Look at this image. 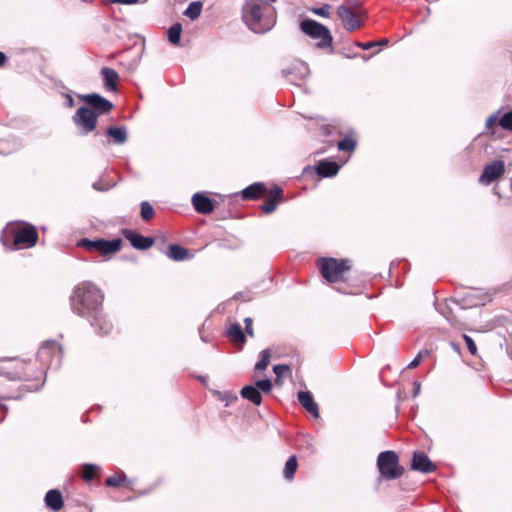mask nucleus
Listing matches in <instances>:
<instances>
[{"label":"nucleus","instance_id":"nucleus-1","mask_svg":"<svg viewBox=\"0 0 512 512\" xmlns=\"http://www.w3.org/2000/svg\"><path fill=\"white\" fill-rule=\"evenodd\" d=\"M102 291L93 283L83 282L75 287L70 304L72 311L87 319L99 335H107L113 329V324L103 312Z\"/></svg>","mask_w":512,"mask_h":512},{"label":"nucleus","instance_id":"nucleus-2","mask_svg":"<svg viewBox=\"0 0 512 512\" xmlns=\"http://www.w3.org/2000/svg\"><path fill=\"white\" fill-rule=\"evenodd\" d=\"M242 18L255 33H265L275 25L273 7L261 0H246L242 8Z\"/></svg>","mask_w":512,"mask_h":512},{"label":"nucleus","instance_id":"nucleus-3","mask_svg":"<svg viewBox=\"0 0 512 512\" xmlns=\"http://www.w3.org/2000/svg\"><path fill=\"white\" fill-rule=\"evenodd\" d=\"M12 239L15 248H31L38 241L36 227L27 222L17 224L9 223L2 231L1 241L5 247L9 246Z\"/></svg>","mask_w":512,"mask_h":512},{"label":"nucleus","instance_id":"nucleus-4","mask_svg":"<svg viewBox=\"0 0 512 512\" xmlns=\"http://www.w3.org/2000/svg\"><path fill=\"white\" fill-rule=\"evenodd\" d=\"M37 357L43 366L41 375L46 373L47 369L57 370L63 358L62 348L56 341H47L39 348Z\"/></svg>","mask_w":512,"mask_h":512},{"label":"nucleus","instance_id":"nucleus-5","mask_svg":"<svg viewBox=\"0 0 512 512\" xmlns=\"http://www.w3.org/2000/svg\"><path fill=\"white\" fill-rule=\"evenodd\" d=\"M300 29L310 38L319 40L316 43L318 48L323 49L332 45L333 37L331 32L323 24L312 19H304L300 22Z\"/></svg>","mask_w":512,"mask_h":512},{"label":"nucleus","instance_id":"nucleus-6","mask_svg":"<svg viewBox=\"0 0 512 512\" xmlns=\"http://www.w3.org/2000/svg\"><path fill=\"white\" fill-rule=\"evenodd\" d=\"M377 467L383 478L394 480L399 478L404 468L399 465L398 455L391 450L383 451L378 455Z\"/></svg>","mask_w":512,"mask_h":512},{"label":"nucleus","instance_id":"nucleus-7","mask_svg":"<svg viewBox=\"0 0 512 512\" xmlns=\"http://www.w3.org/2000/svg\"><path fill=\"white\" fill-rule=\"evenodd\" d=\"M122 240L115 238L112 240H106L103 238L88 239L82 238L77 242V246L81 247L89 252H98L102 256H110L120 251Z\"/></svg>","mask_w":512,"mask_h":512},{"label":"nucleus","instance_id":"nucleus-8","mask_svg":"<svg viewBox=\"0 0 512 512\" xmlns=\"http://www.w3.org/2000/svg\"><path fill=\"white\" fill-rule=\"evenodd\" d=\"M362 10V4L359 0H346L338 6L337 14L342 20L344 28L351 32L360 27V21L357 17Z\"/></svg>","mask_w":512,"mask_h":512},{"label":"nucleus","instance_id":"nucleus-9","mask_svg":"<svg viewBox=\"0 0 512 512\" xmlns=\"http://www.w3.org/2000/svg\"><path fill=\"white\" fill-rule=\"evenodd\" d=\"M72 120L78 129V133L85 136L95 130L98 114L87 106H81L77 109Z\"/></svg>","mask_w":512,"mask_h":512},{"label":"nucleus","instance_id":"nucleus-10","mask_svg":"<svg viewBox=\"0 0 512 512\" xmlns=\"http://www.w3.org/2000/svg\"><path fill=\"white\" fill-rule=\"evenodd\" d=\"M319 265L322 276L330 283L338 281L341 275L350 269L349 261L346 259L322 258Z\"/></svg>","mask_w":512,"mask_h":512},{"label":"nucleus","instance_id":"nucleus-11","mask_svg":"<svg viewBox=\"0 0 512 512\" xmlns=\"http://www.w3.org/2000/svg\"><path fill=\"white\" fill-rule=\"evenodd\" d=\"M79 97L88 104L91 107L90 109L94 110L98 116L109 112L113 108L111 101L97 93L79 95Z\"/></svg>","mask_w":512,"mask_h":512},{"label":"nucleus","instance_id":"nucleus-12","mask_svg":"<svg viewBox=\"0 0 512 512\" xmlns=\"http://www.w3.org/2000/svg\"><path fill=\"white\" fill-rule=\"evenodd\" d=\"M505 172V164L501 160H496L483 169L482 174L479 177V182L484 185H489Z\"/></svg>","mask_w":512,"mask_h":512},{"label":"nucleus","instance_id":"nucleus-13","mask_svg":"<svg viewBox=\"0 0 512 512\" xmlns=\"http://www.w3.org/2000/svg\"><path fill=\"white\" fill-rule=\"evenodd\" d=\"M122 234L130 244L138 250H147L154 244V239L152 237L143 236L130 229H123Z\"/></svg>","mask_w":512,"mask_h":512},{"label":"nucleus","instance_id":"nucleus-14","mask_svg":"<svg viewBox=\"0 0 512 512\" xmlns=\"http://www.w3.org/2000/svg\"><path fill=\"white\" fill-rule=\"evenodd\" d=\"M192 205L194 209L200 214H210L214 211L215 206L211 198L206 196L203 192H197L192 196Z\"/></svg>","mask_w":512,"mask_h":512},{"label":"nucleus","instance_id":"nucleus-15","mask_svg":"<svg viewBox=\"0 0 512 512\" xmlns=\"http://www.w3.org/2000/svg\"><path fill=\"white\" fill-rule=\"evenodd\" d=\"M411 468L422 473H429L434 471L436 466L425 453L416 451L413 453Z\"/></svg>","mask_w":512,"mask_h":512},{"label":"nucleus","instance_id":"nucleus-16","mask_svg":"<svg viewBox=\"0 0 512 512\" xmlns=\"http://www.w3.org/2000/svg\"><path fill=\"white\" fill-rule=\"evenodd\" d=\"M100 74L102 76L105 89L109 92H116L117 82L119 80L118 73L112 68L103 67L100 71Z\"/></svg>","mask_w":512,"mask_h":512},{"label":"nucleus","instance_id":"nucleus-17","mask_svg":"<svg viewBox=\"0 0 512 512\" xmlns=\"http://www.w3.org/2000/svg\"><path fill=\"white\" fill-rule=\"evenodd\" d=\"M299 403L314 417H319V407L314 401L313 395L309 391H300L298 393Z\"/></svg>","mask_w":512,"mask_h":512},{"label":"nucleus","instance_id":"nucleus-18","mask_svg":"<svg viewBox=\"0 0 512 512\" xmlns=\"http://www.w3.org/2000/svg\"><path fill=\"white\" fill-rule=\"evenodd\" d=\"M282 198L283 190L278 186L274 187L270 192L269 198L262 205V211L266 214L274 212L277 208L278 203L282 201Z\"/></svg>","mask_w":512,"mask_h":512},{"label":"nucleus","instance_id":"nucleus-19","mask_svg":"<svg viewBox=\"0 0 512 512\" xmlns=\"http://www.w3.org/2000/svg\"><path fill=\"white\" fill-rule=\"evenodd\" d=\"M106 135L111 138V142L116 145H123L127 142L128 132L124 126H109L106 129Z\"/></svg>","mask_w":512,"mask_h":512},{"label":"nucleus","instance_id":"nucleus-20","mask_svg":"<svg viewBox=\"0 0 512 512\" xmlns=\"http://www.w3.org/2000/svg\"><path fill=\"white\" fill-rule=\"evenodd\" d=\"M166 255L169 259L177 262L191 258L189 250L178 244H170Z\"/></svg>","mask_w":512,"mask_h":512},{"label":"nucleus","instance_id":"nucleus-21","mask_svg":"<svg viewBox=\"0 0 512 512\" xmlns=\"http://www.w3.org/2000/svg\"><path fill=\"white\" fill-rule=\"evenodd\" d=\"M339 165L336 162L322 160L320 161L315 169L316 173L322 177H332L335 176L339 171Z\"/></svg>","mask_w":512,"mask_h":512},{"label":"nucleus","instance_id":"nucleus-22","mask_svg":"<svg viewBox=\"0 0 512 512\" xmlns=\"http://www.w3.org/2000/svg\"><path fill=\"white\" fill-rule=\"evenodd\" d=\"M45 503L53 511H59L63 507V497L59 490H49L45 495Z\"/></svg>","mask_w":512,"mask_h":512},{"label":"nucleus","instance_id":"nucleus-23","mask_svg":"<svg viewBox=\"0 0 512 512\" xmlns=\"http://www.w3.org/2000/svg\"><path fill=\"white\" fill-rule=\"evenodd\" d=\"M294 73L299 79H304L309 75V67L305 62L297 60L292 63L290 68L282 70V74L286 77Z\"/></svg>","mask_w":512,"mask_h":512},{"label":"nucleus","instance_id":"nucleus-24","mask_svg":"<svg viewBox=\"0 0 512 512\" xmlns=\"http://www.w3.org/2000/svg\"><path fill=\"white\" fill-rule=\"evenodd\" d=\"M227 336L236 345L243 346L246 342L245 334L239 323H232L227 328Z\"/></svg>","mask_w":512,"mask_h":512},{"label":"nucleus","instance_id":"nucleus-25","mask_svg":"<svg viewBox=\"0 0 512 512\" xmlns=\"http://www.w3.org/2000/svg\"><path fill=\"white\" fill-rule=\"evenodd\" d=\"M240 394L242 398L250 401L256 406H259L262 403V395L260 391H258V388L255 387L254 385L244 386L241 389Z\"/></svg>","mask_w":512,"mask_h":512},{"label":"nucleus","instance_id":"nucleus-26","mask_svg":"<svg viewBox=\"0 0 512 512\" xmlns=\"http://www.w3.org/2000/svg\"><path fill=\"white\" fill-rule=\"evenodd\" d=\"M266 192V187L263 183H254L242 190L241 195L245 200L256 199Z\"/></svg>","mask_w":512,"mask_h":512},{"label":"nucleus","instance_id":"nucleus-27","mask_svg":"<svg viewBox=\"0 0 512 512\" xmlns=\"http://www.w3.org/2000/svg\"><path fill=\"white\" fill-rule=\"evenodd\" d=\"M298 468V461L295 455H292L288 458L285 463L283 476L287 481H292L294 479L295 473Z\"/></svg>","mask_w":512,"mask_h":512},{"label":"nucleus","instance_id":"nucleus-28","mask_svg":"<svg viewBox=\"0 0 512 512\" xmlns=\"http://www.w3.org/2000/svg\"><path fill=\"white\" fill-rule=\"evenodd\" d=\"M202 8L203 3L201 1H193L188 5L186 10L184 11V15L190 18L191 20H196L199 18Z\"/></svg>","mask_w":512,"mask_h":512},{"label":"nucleus","instance_id":"nucleus-29","mask_svg":"<svg viewBox=\"0 0 512 512\" xmlns=\"http://www.w3.org/2000/svg\"><path fill=\"white\" fill-rule=\"evenodd\" d=\"M182 33V25L177 22L174 23L167 31L168 40L173 45H178L180 43Z\"/></svg>","mask_w":512,"mask_h":512},{"label":"nucleus","instance_id":"nucleus-30","mask_svg":"<svg viewBox=\"0 0 512 512\" xmlns=\"http://www.w3.org/2000/svg\"><path fill=\"white\" fill-rule=\"evenodd\" d=\"M271 358V352L269 349H264L260 352V360L255 365L256 371H264L269 363Z\"/></svg>","mask_w":512,"mask_h":512},{"label":"nucleus","instance_id":"nucleus-31","mask_svg":"<svg viewBox=\"0 0 512 512\" xmlns=\"http://www.w3.org/2000/svg\"><path fill=\"white\" fill-rule=\"evenodd\" d=\"M99 470L100 467L95 464H84L81 476L85 481H91Z\"/></svg>","mask_w":512,"mask_h":512},{"label":"nucleus","instance_id":"nucleus-32","mask_svg":"<svg viewBox=\"0 0 512 512\" xmlns=\"http://www.w3.org/2000/svg\"><path fill=\"white\" fill-rule=\"evenodd\" d=\"M340 151H354L356 148V141L350 137H345L337 144Z\"/></svg>","mask_w":512,"mask_h":512},{"label":"nucleus","instance_id":"nucleus-33","mask_svg":"<svg viewBox=\"0 0 512 512\" xmlns=\"http://www.w3.org/2000/svg\"><path fill=\"white\" fill-rule=\"evenodd\" d=\"M154 214L155 211L152 205L147 201H143L141 203V217L144 220L149 221L154 217Z\"/></svg>","mask_w":512,"mask_h":512},{"label":"nucleus","instance_id":"nucleus-34","mask_svg":"<svg viewBox=\"0 0 512 512\" xmlns=\"http://www.w3.org/2000/svg\"><path fill=\"white\" fill-rule=\"evenodd\" d=\"M499 125L508 131H512V111H508L499 119Z\"/></svg>","mask_w":512,"mask_h":512},{"label":"nucleus","instance_id":"nucleus-35","mask_svg":"<svg viewBox=\"0 0 512 512\" xmlns=\"http://www.w3.org/2000/svg\"><path fill=\"white\" fill-rule=\"evenodd\" d=\"M254 386L264 393H270L273 387L270 379L257 380Z\"/></svg>","mask_w":512,"mask_h":512},{"label":"nucleus","instance_id":"nucleus-36","mask_svg":"<svg viewBox=\"0 0 512 512\" xmlns=\"http://www.w3.org/2000/svg\"><path fill=\"white\" fill-rule=\"evenodd\" d=\"M125 479H126L125 475H123L122 478L118 475H113L106 479V485L109 487H116V486L120 485V483L122 481H124Z\"/></svg>","mask_w":512,"mask_h":512},{"label":"nucleus","instance_id":"nucleus-37","mask_svg":"<svg viewBox=\"0 0 512 512\" xmlns=\"http://www.w3.org/2000/svg\"><path fill=\"white\" fill-rule=\"evenodd\" d=\"M463 339L465 340V343L467 345V348H468L469 352L472 355H476V353H477V346H476L474 340L470 336H468L466 334L463 335Z\"/></svg>","mask_w":512,"mask_h":512},{"label":"nucleus","instance_id":"nucleus-38","mask_svg":"<svg viewBox=\"0 0 512 512\" xmlns=\"http://www.w3.org/2000/svg\"><path fill=\"white\" fill-rule=\"evenodd\" d=\"M273 372L275 373L276 377L279 378L285 373L290 372V367L285 364H278L273 367Z\"/></svg>","mask_w":512,"mask_h":512},{"label":"nucleus","instance_id":"nucleus-39","mask_svg":"<svg viewBox=\"0 0 512 512\" xmlns=\"http://www.w3.org/2000/svg\"><path fill=\"white\" fill-rule=\"evenodd\" d=\"M427 354H428V351L419 352L416 355V357L408 364L407 368H409V369L416 368L420 364V362L422 361L423 355H427Z\"/></svg>","mask_w":512,"mask_h":512},{"label":"nucleus","instance_id":"nucleus-40","mask_svg":"<svg viewBox=\"0 0 512 512\" xmlns=\"http://www.w3.org/2000/svg\"><path fill=\"white\" fill-rule=\"evenodd\" d=\"M329 9H330L329 5H324L319 8H314L312 11H313V13H315L316 15H319L321 17H329V15H330Z\"/></svg>","mask_w":512,"mask_h":512},{"label":"nucleus","instance_id":"nucleus-41","mask_svg":"<svg viewBox=\"0 0 512 512\" xmlns=\"http://www.w3.org/2000/svg\"><path fill=\"white\" fill-rule=\"evenodd\" d=\"M244 323H245V332L247 335L253 337L254 336V331H253V327H252V324H253V321L250 317H246L244 319Z\"/></svg>","mask_w":512,"mask_h":512},{"label":"nucleus","instance_id":"nucleus-42","mask_svg":"<svg viewBox=\"0 0 512 512\" xmlns=\"http://www.w3.org/2000/svg\"><path fill=\"white\" fill-rule=\"evenodd\" d=\"M498 120V114L497 113H494L492 114L491 116L488 117V119L486 120V127L487 128H490L492 127L495 122Z\"/></svg>","mask_w":512,"mask_h":512},{"label":"nucleus","instance_id":"nucleus-43","mask_svg":"<svg viewBox=\"0 0 512 512\" xmlns=\"http://www.w3.org/2000/svg\"><path fill=\"white\" fill-rule=\"evenodd\" d=\"M357 46L360 47L363 50H369V49L377 46V43L376 42L358 43Z\"/></svg>","mask_w":512,"mask_h":512},{"label":"nucleus","instance_id":"nucleus-44","mask_svg":"<svg viewBox=\"0 0 512 512\" xmlns=\"http://www.w3.org/2000/svg\"><path fill=\"white\" fill-rule=\"evenodd\" d=\"M109 2H111V3H119V4H124V5H131V4L138 3L139 0H109Z\"/></svg>","mask_w":512,"mask_h":512},{"label":"nucleus","instance_id":"nucleus-45","mask_svg":"<svg viewBox=\"0 0 512 512\" xmlns=\"http://www.w3.org/2000/svg\"><path fill=\"white\" fill-rule=\"evenodd\" d=\"M413 388H414V396H417L420 393L421 384L418 381H414Z\"/></svg>","mask_w":512,"mask_h":512},{"label":"nucleus","instance_id":"nucleus-46","mask_svg":"<svg viewBox=\"0 0 512 512\" xmlns=\"http://www.w3.org/2000/svg\"><path fill=\"white\" fill-rule=\"evenodd\" d=\"M42 385H43V383H42L41 385H39V384H35V385H34V384H33V385H31V386H29V387H28V390H29V391H37V390H39V388H40Z\"/></svg>","mask_w":512,"mask_h":512},{"label":"nucleus","instance_id":"nucleus-47","mask_svg":"<svg viewBox=\"0 0 512 512\" xmlns=\"http://www.w3.org/2000/svg\"><path fill=\"white\" fill-rule=\"evenodd\" d=\"M66 100H67V105H68L69 107H72V106L74 105V100H73L72 96L67 95V96H66Z\"/></svg>","mask_w":512,"mask_h":512},{"label":"nucleus","instance_id":"nucleus-48","mask_svg":"<svg viewBox=\"0 0 512 512\" xmlns=\"http://www.w3.org/2000/svg\"><path fill=\"white\" fill-rule=\"evenodd\" d=\"M6 61V55L0 51V66H2Z\"/></svg>","mask_w":512,"mask_h":512},{"label":"nucleus","instance_id":"nucleus-49","mask_svg":"<svg viewBox=\"0 0 512 512\" xmlns=\"http://www.w3.org/2000/svg\"><path fill=\"white\" fill-rule=\"evenodd\" d=\"M388 42H389L388 39H382L381 41H378L376 43H377V45H387Z\"/></svg>","mask_w":512,"mask_h":512},{"label":"nucleus","instance_id":"nucleus-50","mask_svg":"<svg viewBox=\"0 0 512 512\" xmlns=\"http://www.w3.org/2000/svg\"><path fill=\"white\" fill-rule=\"evenodd\" d=\"M208 377L207 376H199V380L202 382V383H205L207 381Z\"/></svg>","mask_w":512,"mask_h":512},{"label":"nucleus","instance_id":"nucleus-51","mask_svg":"<svg viewBox=\"0 0 512 512\" xmlns=\"http://www.w3.org/2000/svg\"><path fill=\"white\" fill-rule=\"evenodd\" d=\"M93 188H94L95 190H101V188H100V187H98L97 183H94V184H93Z\"/></svg>","mask_w":512,"mask_h":512},{"label":"nucleus","instance_id":"nucleus-52","mask_svg":"<svg viewBox=\"0 0 512 512\" xmlns=\"http://www.w3.org/2000/svg\"><path fill=\"white\" fill-rule=\"evenodd\" d=\"M510 189L512 191V178L509 180Z\"/></svg>","mask_w":512,"mask_h":512},{"label":"nucleus","instance_id":"nucleus-53","mask_svg":"<svg viewBox=\"0 0 512 512\" xmlns=\"http://www.w3.org/2000/svg\"><path fill=\"white\" fill-rule=\"evenodd\" d=\"M270 2H275L276 0H269Z\"/></svg>","mask_w":512,"mask_h":512}]
</instances>
